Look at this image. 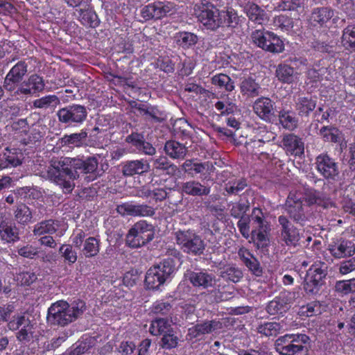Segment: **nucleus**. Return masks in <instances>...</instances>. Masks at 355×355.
Masks as SVG:
<instances>
[{
	"label": "nucleus",
	"mask_w": 355,
	"mask_h": 355,
	"mask_svg": "<svg viewBox=\"0 0 355 355\" xmlns=\"http://www.w3.org/2000/svg\"><path fill=\"white\" fill-rule=\"evenodd\" d=\"M98 159L94 157L83 160L80 158L62 157L52 161L47 170L48 178L62 189L65 193H71L75 187L74 180L79 178L78 171L83 174L87 182L94 180V173L98 168Z\"/></svg>",
	"instance_id": "f257e3e1"
},
{
	"label": "nucleus",
	"mask_w": 355,
	"mask_h": 355,
	"mask_svg": "<svg viewBox=\"0 0 355 355\" xmlns=\"http://www.w3.org/2000/svg\"><path fill=\"white\" fill-rule=\"evenodd\" d=\"M198 21L207 30L216 31L219 28H236L240 21L233 9L218 10L213 6L202 5L196 10Z\"/></svg>",
	"instance_id": "f03ea898"
},
{
	"label": "nucleus",
	"mask_w": 355,
	"mask_h": 355,
	"mask_svg": "<svg viewBox=\"0 0 355 355\" xmlns=\"http://www.w3.org/2000/svg\"><path fill=\"white\" fill-rule=\"evenodd\" d=\"M86 309L83 301H74L71 304L59 300L52 304L48 309L47 322L53 326L65 327L76 321Z\"/></svg>",
	"instance_id": "7ed1b4c3"
},
{
	"label": "nucleus",
	"mask_w": 355,
	"mask_h": 355,
	"mask_svg": "<svg viewBox=\"0 0 355 355\" xmlns=\"http://www.w3.org/2000/svg\"><path fill=\"white\" fill-rule=\"evenodd\" d=\"M328 274V265L321 261H315L306 272L303 288L309 295H317L325 284Z\"/></svg>",
	"instance_id": "20e7f679"
},
{
	"label": "nucleus",
	"mask_w": 355,
	"mask_h": 355,
	"mask_svg": "<svg viewBox=\"0 0 355 355\" xmlns=\"http://www.w3.org/2000/svg\"><path fill=\"white\" fill-rule=\"evenodd\" d=\"M175 235L176 243L183 252L191 256H201L204 254L206 244L193 230H180Z\"/></svg>",
	"instance_id": "39448f33"
},
{
	"label": "nucleus",
	"mask_w": 355,
	"mask_h": 355,
	"mask_svg": "<svg viewBox=\"0 0 355 355\" xmlns=\"http://www.w3.org/2000/svg\"><path fill=\"white\" fill-rule=\"evenodd\" d=\"M155 236V227L141 220L135 223L125 236L126 244L132 248H141L150 242Z\"/></svg>",
	"instance_id": "423d86ee"
},
{
	"label": "nucleus",
	"mask_w": 355,
	"mask_h": 355,
	"mask_svg": "<svg viewBox=\"0 0 355 355\" xmlns=\"http://www.w3.org/2000/svg\"><path fill=\"white\" fill-rule=\"evenodd\" d=\"M253 43L263 50L279 53L284 50V44L279 36L270 31L256 30L252 33Z\"/></svg>",
	"instance_id": "0eeeda50"
},
{
	"label": "nucleus",
	"mask_w": 355,
	"mask_h": 355,
	"mask_svg": "<svg viewBox=\"0 0 355 355\" xmlns=\"http://www.w3.org/2000/svg\"><path fill=\"white\" fill-rule=\"evenodd\" d=\"M35 324L29 317L25 315L14 316L13 319L8 322L7 327L11 331H18L16 333L17 340L22 344H27L33 340L35 333Z\"/></svg>",
	"instance_id": "6e6552de"
},
{
	"label": "nucleus",
	"mask_w": 355,
	"mask_h": 355,
	"mask_svg": "<svg viewBox=\"0 0 355 355\" xmlns=\"http://www.w3.org/2000/svg\"><path fill=\"white\" fill-rule=\"evenodd\" d=\"M87 110L85 106L73 104L60 109L57 112L58 121L68 125L82 124L87 117Z\"/></svg>",
	"instance_id": "1a4fd4ad"
},
{
	"label": "nucleus",
	"mask_w": 355,
	"mask_h": 355,
	"mask_svg": "<svg viewBox=\"0 0 355 355\" xmlns=\"http://www.w3.org/2000/svg\"><path fill=\"white\" fill-rule=\"evenodd\" d=\"M317 171L327 180L335 181L339 176L338 162L327 153L318 155L315 159Z\"/></svg>",
	"instance_id": "9d476101"
},
{
	"label": "nucleus",
	"mask_w": 355,
	"mask_h": 355,
	"mask_svg": "<svg viewBox=\"0 0 355 355\" xmlns=\"http://www.w3.org/2000/svg\"><path fill=\"white\" fill-rule=\"evenodd\" d=\"M299 297L298 292L284 291L278 296L269 302L266 306V311L270 315H274L286 313L291 306V304Z\"/></svg>",
	"instance_id": "9b49d317"
},
{
	"label": "nucleus",
	"mask_w": 355,
	"mask_h": 355,
	"mask_svg": "<svg viewBox=\"0 0 355 355\" xmlns=\"http://www.w3.org/2000/svg\"><path fill=\"white\" fill-rule=\"evenodd\" d=\"M285 210L290 218L297 223L302 225L307 220L302 198L296 193H290L288 195Z\"/></svg>",
	"instance_id": "f8f14e48"
},
{
	"label": "nucleus",
	"mask_w": 355,
	"mask_h": 355,
	"mask_svg": "<svg viewBox=\"0 0 355 355\" xmlns=\"http://www.w3.org/2000/svg\"><path fill=\"white\" fill-rule=\"evenodd\" d=\"M45 81L42 76L34 73L21 82L15 92V96H34L45 89Z\"/></svg>",
	"instance_id": "ddd939ff"
},
{
	"label": "nucleus",
	"mask_w": 355,
	"mask_h": 355,
	"mask_svg": "<svg viewBox=\"0 0 355 355\" xmlns=\"http://www.w3.org/2000/svg\"><path fill=\"white\" fill-rule=\"evenodd\" d=\"M278 222L281 225L280 239L286 246L295 247L299 245L300 234L288 218L284 215L278 217Z\"/></svg>",
	"instance_id": "4468645a"
},
{
	"label": "nucleus",
	"mask_w": 355,
	"mask_h": 355,
	"mask_svg": "<svg viewBox=\"0 0 355 355\" xmlns=\"http://www.w3.org/2000/svg\"><path fill=\"white\" fill-rule=\"evenodd\" d=\"M184 276L195 288L207 289L213 287L216 282V276L205 269L188 271Z\"/></svg>",
	"instance_id": "2eb2a0df"
},
{
	"label": "nucleus",
	"mask_w": 355,
	"mask_h": 355,
	"mask_svg": "<svg viewBox=\"0 0 355 355\" xmlns=\"http://www.w3.org/2000/svg\"><path fill=\"white\" fill-rule=\"evenodd\" d=\"M328 250L335 259L351 257L355 254V245L352 241L341 238L329 244Z\"/></svg>",
	"instance_id": "dca6fc26"
},
{
	"label": "nucleus",
	"mask_w": 355,
	"mask_h": 355,
	"mask_svg": "<svg viewBox=\"0 0 355 355\" xmlns=\"http://www.w3.org/2000/svg\"><path fill=\"white\" fill-rule=\"evenodd\" d=\"M275 103L269 98L261 97L255 101L253 110L262 120L270 122L275 116Z\"/></svg>",
	"instance_id": "f3484780"
},
{
	"label": "nucleus",
	"mask_w": 355,
	"mask_h": 355,
	"mask_svg": "<svg viewBox=\"0 0 355 355\" xmlns=\"http://www.w3.org/2000/svg\"><path fill=\"white\" fill-rule=\"evenodd\" d=\"M23 159L22 153L8 147L0 153V171L17 167L22 164Z\"/></svg>",
	"instance_id": "a211bd4d"
},
{
	"label": "nucleus",
	"mask_w": 355,
	"mask_h": 355,
	"mask_svg": "<svg viewBox=\"0 0 355 355\" xmlns=\"http://www.w3.org/2000/svg\"><path fill=\"white\" fill-rule=\"evenodd\" d=\"M282 142L283 148L287 153L295 156L304 154V142L298 136L292 133L286 134L283 137Z\"/></svg>",
	"instance_id": "6ab92c4d"
},
{
	"label": "nucleus",
	"mask_w": 355,
	"mask_h": 355,
	"mask_svg": "<svg viewBox=\"0 0 355 355\" xmlns=\"http://www.w3.org/2000/svg\"><path fill=\"white\" fill-rule=\"evenodd\" d=\"M150 169V164L143 159L125 162L122 166V173L125 177L143 175Z\"/></svg>",
	"instance_id": "aec40b11"
},
{
	"label": "nucleus",
	"mask_w": 355,
	"mask_h": 355,
	"mask_svg": "<svg viewBox=\"0 0 355 355\" xmlns=\"http://www.w3.org/2000/svg\"><path fill=\"white\" fill-rule=\"evenodd\" d=\"M221 328V324L216 320H207L202 323H198L188 329L187 337L189 339L196 338L197 337L210 334L215 330Z\"/></svg>",
	"instance_id": "412c9836"
},
{
	"label": "nucleus",
	"mask_w": 355,
	"mask_h": 355,
	"mask_svg": "<svg viewBox=\"0 0 355 355\" xmlns=\"http://www.w3.org/2000/svg\"><path fill=\"white\" fill-rule=\"evenodd\" d=\"M244 12L249 21L254 24L262 25L268 20L266 12L256 3H247L244 8Z\"/></svg>",
	"instance_id": "4be33fe9"
},
{
	"label": "nucleus",
	"mask_w": 355,
	"mask_h": 355,
	"mask_svg": "<svg viewBox=\"0 0 355 355\" xmlns=\"http://www.w3.org/2000/svg\"><path fill=\"white\" fill-rule=\"evenodd\" d=\"M316 98L309 94L299 96L295 101V110L300 116L308 117L316 107Z\"/></svg>",
	"instance_id": "5701e85b"
},
{
	"label": "nucleus",
	"mask_w": 355,
	"mask_h": 355,
	"mask_svg": "<svg viewBox=\"0 0 355 355\" xmlns=\"http://www.w3.org/2000/svg\"><path fill=\"white\" fill-rule=\"evenodd\" d=\"M310 338L306 334H298L295 338L293 339L292 343L282 349L279 354L281 355H295L302 352L304 349L308 350L306 345L310 343Z\"/></svg>",
	"instance_id": "b1692460"
},
{
	"label": "nucleus",
	"mask_w": 355,
	"mask_h": 355,
	"mask_svg": "<svg viewBox=\"0 0 355 355\" xmlns=\"http://www.w3.org/2000/svg\"><path fill=\"white\" fill-rule=\"evenodd\" d=\"M238 254L249 270L257 277L263 275V268L257 259L254 257L247 249L241 248Z\"/></svg>",
	"instance_id": "393cba45"
},
{
	"label": "nucleus",
	"mask_w": 355,
	"mask_h": 355,
	"mask_svg": "<svg viewBox=\"0 0 355 355\" xmlns=\"http://www.w3.org/2000/svg\"><path fill=\"white\" fill-rule=\"evenodd\" d=\"M153 172H164L166 175L174 176L178 172V166L171 162L168 157L160 155L151 159Z\"/></svg>",
	"instance_id": "a878e982"
},
{
	"label": "nucleus",
	"mask_w": 355,
	"mask_h": 355,
	"mask_svg": "<svg viewBox=\"0 0 355 355\" xmlns=\"http://www.w3.org/2000/svg\"><path fill=\"white\" fill-rule=\"evenodd\" d=\"M164 150L173 159H184L188 153V148L175 140H168L164 144Z\"/></svg>",
	"instance_id": "bb28decb"
},
{
	"label": "nucleus",
	"mask_w": 355,
	"mask_h": 355,
	"mask_svg": "<svg viewBox=\"0 0 355 355\" xmlns=\"http://www.w3.org/2000/svg\"><path fill=\"white\" fill-rule=\"evenodd\" d=\"M180 190L182 193L192 196H202L209 194L211 188L202 184L200 182L190 180L181 184Z\"/></svg>",
	"instance_id": "cd10ccee"
},
{
	"label": "nucleus",
	"mask_w": 355,
	"mask_h": 355,
	"mask_svg": "<svg viewBox=\"0 0 355 355\" xmlns=\"http://www.w3.org/2000/svg\"><path fill=\"white\" fill-rule=\"evenodd\" d=\"M0 236L8 243L15 242L19 239L18 229L12 222L3 218H0Z\"/></svg>",
	"instance_id": "c85d7f7f"
},
{
	"label": "nucleus",
	"mask_w": 355,
	"mask_h": 355,
	"mask_svg": "<svg viewBox=\"0 0 355 355\" xmlns=\"http://www.w3.org/2000/svg\"><path fill=\"white\" fill-rule=\"evenodd\" d=\"M334 10L329 7L314 8L310 17V21L313 26L325 25L334 16Z\"/></svg>",
	"instance_id": "c756f323"
},
{
	"label": "nucleus",
	"mask_w": 355,
	"mask_h": 355,
	"mask_svg": "<svg viewBox=\"0 0 355 355\" xmlns=\"http://www.w3.org/2000/svg\"><path fill=\"white\" fill-rule=\"evenodd\" d=\"M159 271L155 266L147 271L145 283L149 289H157L166 282V278Z\"/></svg>",
	"instance_id": "7c9ffc66"
},
{
	"label": "nucleus",
	"mask_w": 355,
	"mask_h": 355,
	"mask_svg": "<svg viewBox=\"0 0 355 355\" xmlns=\"http://www.w3.org/2000/svg\"><path fill=\"white\" fill-rule=\"evenodd\" d=\"M60 222L53 219L42 220L34 226L33 233L35 236L53 234L58 230Z\"/></svg>",
	"instance_id": "2f4dec72"
},
{
	"label": "nucleus",
	"mask_w": 355,
	"mask_h": 355,
	"mask_svg": "<svg viewBox=\"0 0 355 355\" xmlns=\"http://www.w3.org/2000/svg\"><path fill=\"white\" fill-rule=\"evenodd\" d=\"M278 116L279 123L284 128L293 131L297 128L298 119L293 111L282 109L279 112Z\"/></svg>",
	"instance_id": "473e14b6"
},
{
	"label": "nucleus",
	"mask_w": 355,
	"mask_h": 355,
	"mask_svg": "<svg viewBox=\"0 0 355 355\" xmlns=\"http://www.w3.org/2000/svg\"><path fill=\"white\" fill-rule=\"evenodd\" d=\"M219 276L234 283L239 282L243 277L242 270L234 265H227L220 268Z\"/></svg>",
	"instance_id": "72a5a7b5"
},
{
	"label": "nucleus",
	"mask_w": 355,
	"mask_h": 355,
	"mask_svg": "<svg viewBox=\"0 0 355 355\" xmlns=\"http://www.w3.org/2000/svg\"><path fill=\"white\" fill-rule=\"evenodd\" d=\"M319 135L324 142L339 143L343 138L341 132L332 125L322 127Z\"/></svg>",
	"instance_id": "f704fd0d"
},
{
	"label": "nucleus",
	"mask_w": 355,
	"mask_h": 355,
	"mask_svg": "<svg viewBox=\"0 0 355 355\" xmlns=\"http://www.w3.org/2000/svg\"><path fill=\"white\" fill-rule=\"evenodd\" d=\"M343 46L351 51H355V25L350 24L343 31L341 37Z\"/></svg>",
	"instance_id": "c9c22d12"
},
{
	"label": "nucleus",
	"mask_w": 355,
	"mask_h": 355,
	"mask_svg": "<svg viewBox=\"0 0 355 355\" xmlns=\"http://www.w3.org/2000/svg\"><path fill=\"white\" fill-rule=\"evenodd\" d=\"M275 75L280 82L290 84L294 81L295 71L286 64H280L277 67Z\"/></svg>",
	"instance_id": "e433bc0d"
},
{
	"label": "nucleus",
	"mask_w": 355,
	"mask_h": 355,
	"mask_svg": "<svg viewBox=\"0 0 355 355\" xmlns=\"http://www.w3.org/2000/svg\"><path fill=\"white\" fill-rule=\"evenodd\" d=\"M93 338H86L73 345L68 349L62 355H82L88 352L94 345Z\"/></svg>",
	"instance_id": "4c0bfd02"
},
{
	"label": "nucleus",
	"mask_w": 355,
	"mask_h": 355,
	"mask_svg": "<svg viewBox=\"0 0 355 355\" xmlns=\"http://www.w3.org/2000/svg\"><path fill=\"white\" fill-rule=\"evenodd\" d=\"M304 201L308 205L311 206L313 205H318L326 207V198L323 195L318 191L313 189H307L305 190Z\"/></svg>",
	"instance_id": "58836bf2"
},
{
	"label": "nucleus",
	"mask_w": 355,
	"mask_h": 355,
	"mask_svg": "<svg viewBox=\"0 0 355 355\" xmlns=\"http://www.w3.org/2000/svg\"><path fill=\"white\" fill-rule=\"evenodd\" d=\"M87 137V132L82 130L78 133L66 135L60 139V143L62 146H74L79 147Z\"/></svg>",
	"instance_id": "ea45409f"
},
{
	"label": "nucleus",
	"mask_w": 355,
	"mask_h": 355,
	"mask_svg": "<svg viewBox=\"0 0 355 355\" xmlns=\"http://www.w3.org/2000/svg\"><path fill=\"white\" fill-rule=\"evenodd\" d=\"M173 330L169 320L166 318H156L150 325V333L155 336L164 335Z\"/></svg>",
	"instance_id": "a19ab883"
},
{
	"label": "nucleus",
	"mask_w": 355,
	"mask_h": 355,
	"mask_svg": "<svg viewBox=\"0 0 355 355\" xmlns=\"http://www.w3.org/2000/svg\"><path fill=\"white\" fill-rule=\"evenodd\" d=\"M240 89L243 95L254 97L259 95L260 87L252 78L249 77L242 80Z\"/></svg>",
	"instance_id": "79ce46f5"
},
{
	"label": "nucleus",
	"mask_w": 355,
	"mask_h": 355,
	"mask_svg": "<svg viewBox=\"0 0 355 355\" xmlns=\"http://www.w3.org/2000/svg\"><path fill=\"white\" fill-rule=\"evenodd\" d=\"M251 218L254 225L253 230H262L269 229L270 224L266 220V214L259 208H254L252 211Z\"/></svg>",
	"instance_id": "37998d69"
},
{
	"label": "nucleus",
	"mask_w": 355,
	"mask_h": 355,
	"mask_svg": "<svg viewBox=\"0 0 355 355\" xmlns=\"http://www.w3.org/2000/svg\"><path fill=\"white\" fill-rule=\"evenodd\" d=\"M282 330V325L276 322H266L257 327V332L267 337L277 336Z\"/></svg>",
	"instance_id": "c03bdc74"
},
{
	"label": "nucleus",
	"mask_w": 355,
	"mask_h": 355,
	"mask_svg": "<svg viewBox=\"0 0 355 355\" xmlns=\"http://www.w3.org/2000/svg\"><path fill=\"white\" fill-rule=\"evenodd\" d=\"M14 214L17 221L21 225L28 224L31 222L33 218L32 211L30 208L24 203H21L17 206Z\"/></svg>",
	"instance_id": "a18cd8bd"
},
{
	"label": "nucleus",
	"mask_w": 355,
	"mask_h": 355,
	"mask_svg": "<svg viewBox=\"0 0 355 355\" xmlns=\"http://www.w3.org/2000/svg\"><path fill=\"white\" fill-rule=\"evenodd\" d=\"M211 83L227 92H232L234 89V82L230 76L224 73H219L211 78Z\"/></svg>",
	"instance_id": "49530a36"
},
{
	"label": "nucleus",
	"mask_w": 355,
	"mask_h": 355,
	"mask_svg": "<svg viewBox=\"0 0 355 355\" xmlns=\"http://www.w3.org/2000/svg\"><path fill=\"white\" fill-rule=\"evenodd\" d=\"M79 17L81 23L85 26L96 27L99 24V20L96 12L92 9H80Z\"/></svg>",
	"instance_id": "de8ad7c7"
},
{
	"label": "nucleus",
	"mask_w": 355,
	"mask_h": 355,
	"mask_svg": "<svg viewBox=\"0 0 355 355\" xmlns=\"http://www.w3.org/2000/svg\"><path fill=\"white\" fill-rule=\"evenodd\" d=\"M175 37L177 44L184 49L195 45L198 40L197 35L190 32H180Z\"/></svg>",
	"instance_id": "09e8293b"
},
{
	"label": "nucleus",
	"mask_w": 355,
	"mask_h": 355,
	"mask_svg": "<svg viewBox=\"0 0 355 355\" xmlns=\"http://www.w3.org/2000/svg\"><path fill=\"white\" fill-rule=\"evenodd\" d=\"M99 250V240L95 237H89L85 241L82 252L85 257L91 258L96 256Z\"/></svg>",
	"instance_id": "8fccbe9b"
},
{
	"label": "nucleus",
	"mask_w": 355,
	"mask_h": 355,
	"mask_svg": "<svg viewBox=\"0 0 355 355\" xmlns=\"http://www.w3.org/2000/svg\"><path fill=\"white\" fill-rule=\"evenodd\" d=\"M60 104V100L56 95H48L33 101V105L35 108L47 109L50 107H55Z\"/></svg>",
	"instance_id": "3c124183"
},
{
	"label": "nucleus",
	"mask_w": 355,
	"mask_h": 355,
	"mask_svg": "<svg viewBox=\"0 0 355 355\" xmlns=\"http://www.w3.org/2000/svg\"><path fill=\"white\" fill-rule=\"evenodd\" d=\"M28 65L24 61L18 62L8 73V79L21 82L27 72Z\"/></svg>",
	"instance_id": "603ef678"
},
{
	"label": "nucleus",
	"mask_w": 355,
	"mask_h": 355,
	"mask_svg": "<svg viewBox=\"0 0 355 355\" xmlns=\"http://www.w3.org/2000/svg\"><path fill=\"white\" fill-rule=\"evenodd\" d=\"M209 163H194L191 159H187L181 166L182 169L189 174L202 173L208 168Z\"/></svg>",
	"instance_id": "864d4df0"
},
{
	"label": "nucleus",
	"mask_w": 355,
	"mask_h": 355,
	"mask_svg": "<svg viewBox=\"0 0 355 355\" xmlns=\"http://www.w3.org/2000/svg\"><path fill=\"white\" fill-rule=\"evenodd\" d=\"M160 342V347L165 349H171L178 345L179 338L175 334L173 329L162 335Z\"/></svg>",
	"instance_id": "5fc2aeb1"
},
{
	"label": "nucleus",
	"mask_w": 355,
	"mask_h": 355,
	"mask_svg": "<svg viewBox=\"0 0 355 355\" xmlns=\"http://www.w3.org/2000/svg\"><path fill=\"white\" fill-rule=\"evenodd\" d=\"M247 185L245 179L234 180L225 184V190L229 195H239Z\"/></svg>",
	"instance_id": "6e6d98bb"
},
{
	"label": "nucleus",
	"mask_w": 355,
	"mask_h": 355,
	"mask_svg": "<svg viewBox=\"0 0 355 355\" xmlns=\"http://www.w3.org/2000/svg\"><path fill=\"white\" fill-rule=\"evenodd\" d=\"M338 272L341 275H347L355 272V257L345 259L336 266Z\"/></svg>",
	"instance_id": "4d7b16f0"
},
{
	"label": "nucleus",
	"mask_w": 355,
	"mask_h": 355,
	"mask_svg": "<svg viewBox=\"0 0 355 355\" xmlns=\"http://www.w3.org/2000/svg\"><path fill=\"white\" fill-rule=\"evenodd\" d=\"M138 204H134L132 202H126L117 205L116 210L118 214L122 216H130L137 217Z\"/></svg>",
	"instance_id": "13d9d810"
},
{
	"label": "nucleus",
	"mask_w": 355,
	"mask_h": 355,
	"mask_svg": "<svg viewBox=\"0 0 355 355\" xmlns=\"http://www.w3.org/2000/svg\"><path fill=\"white\" fill-rule=\"evenodd\" d=\"M216 109L220 112V115H229L238 111V107L235 103H232L230 98L224 101H218L215 104Z\"/></svg>",
	"instance_id": "bf43d9fd"
},
{
	"label": "nucleus",
	"mask_w": 355,
	"mask_h": 355,
	"mask_svg": "<svg viewBox=\"0 0 355 355\" xmlns=\"http://www.w3.org/2000/svg\"><path fill=\"white\" fill-rule=\"evenodd\" d=\"M160 272L162 273L166 279L175 271V261L172 258H167L161 261L159 264L155 266Z\"/></svg>",
	"instance_id": "052dcab7"
},
{
	"label": "nucleus",
	"mask_w": 355,
	"mask_h": 355,
	"mask_svg": "<svg viewBox=\"0 0 355 355\" xmlns=\"http://www.w3.org/2000/svg\"><path fill=\"white\" fill-rule=\"evenodd\" d=\"M270 231V228L264 229L263 230H252L251 232V235L252 238L256 237V240L257 241V247L259 248H265L268 245V243L269 241L268 234Z\"/></svg>",
	"instance_id": "680f3d73"
},
{
	"label": "nucleus",
	"mask_w": 355,
	"mask_h": 355,
	"mask_svg": "<svg viewBox=\"0 0 355 355\" xmlns=\"http://www.w3.org/2000/svg\"><path fill=\"white\" fill-rule=\"evenodd\" d=\"M59 252L64 257V261L69 265L74 263L77 260V253L71 245H62L59 249Z\"/></svg>",
	"instance_id": "e2e57ef3"
},
{
	"label": "nucleus",
	"mask_w": 355,
	"mask_h": 355,
	"mask_svg": "<svg viewBox=\"0 0 355 355\" xmlns=\"http://www.w3.org/2000/svg\"><path fill=\"white\" fill-rule=\"evenodd\" d=\"M273 24L282 31H288L293 26V21L286 15H280L274 18Z\"/></svg>",
	"instance_id": "0e129e2a"
},
{
	"label": "nucleus",
	"mask_w": 355,
	"mask_h": 355,
	"mask_svg": "<svg viewBox=\"0 0 355 355\" xmlns=\"http://www.w3.org/2000/svg\"><path fill=\"white\" fill-rule=\"evenodd\" d=\"M249 203L239 201L232 205L230 209V215L236 218H245V214L249 210Z\"/></svg>",
	"instance_id": "69168bd1"
},
{
	"label": "nucleus",
	"mask_w": 355,
	"mask_h": 355,
	"mask_svg": "<svg viewBox=\"0 0 355 355\" xmlns=\"http://www.w3.org/2000/svg\"><path fill=\"white\" fill-rule=\"evenodd\" d=\"M157 19L167 15H171L175 11V6L171 2L156 1Z\"/></svg>",
	"instance_id": "338daca9"
},
{
	"label": "nucleus",
	"mask_w": 355,
	"mask_h": 355,
	"mask_svg": "<svg viewBox=\"0 0 355 355\" xmlns=\"http://www.w3.org/2000/svg\"><path fill=\"white\" fill-rule=\"evenodd\" d=\"M278 7L285 11H298L304 7L302 0H284L282 1Z\"/></svg>",
	"instance_id": "774afa93"
}]
</instances>
